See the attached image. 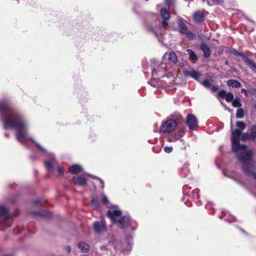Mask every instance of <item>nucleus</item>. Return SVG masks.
Listing matches in <instances>:
<instances>
[{
  "label": "nucleus",
  "instance_id": "14",
  "mask_svg": "<svg viewBox=\"0 0 256 256\" xmlns=\"http://www.w3.org/2000/svg\"><path fill=\"white\" fill-rule=\"evenodd\" d=\"M82 167L78 164H74L71 166L69 168L70 172L74 174H76L82 170Z\"/></svg>",
  "mask_w": 256,
  "mask_h": 256
},
{
  "label": "nucleus",
  "instance_id": "40",
  "mask_svg": "<svg viewBox=\"0 0 256 256\" xmlns=\"http://www.w3.org/2000/svg\"><path fill=\"white\" fill-rule=\"evenodd\" d=\"M3 225L6 227H9L10 226V222H2Z\"/></svg>",
  "mask_w": 256,
  "mask_h": 256
},
{
  "label": "nucleus",
  "instance_id": "35",
  "mask_svg": "<svg viewBox=\"0 0 256 256\" xmlns=\"http://www.w3.org/2000/svg\"><path fill=\"white\" fill-rule=\"evenodd\" d=\"M108 198L106 196H104L102 198V202L104 204H108Z\"/></svg>",
  "mask_w": 256,
  "mask_h": 256
},
{
  "label": "nucleus",
  "instance_id": "29",
  "mask_svg": "<svg viewBox=\"0 0 256 256\" xmlns=\"http://www.w3.org/2000/svg\"><path fill=\"white\" fill-rule=\"evenodd\" d=\"M225 98L226 102H232L234 99V95L231 92L226 93Z\"/></svg>",
  "mask_w": 256,
  "mask_h": 256
},
{
  "label": "nucleus",
  "instance_id": "16",
  "mask_svg": "<svg viewBox=\"0 0 256 256\" xmlns=\"http://www.w3.org/2000/svg\"><path fill=\"white\" fill-rule=\"evenodd\" d=\"M200 50L203 52L205 58H208L210 54V48L205 44H202L200 46Z\"/></svg>",
  "mask_w": 256,
  "mask_h": 256
},
{
  "label": "nucleus",
  "instance_id": "32",
  "mask_svg": "<svg viewBox=\"0 0 256 256\" xmlns=\"http://www.w3.org/2000/svg\"><path fill=\"white\" fill-rule=\"evenodd\" d=\"M236 126L240 130H244L246 128L244 123L240 121L236 122Z\"/></svg>",
  "mask_w": 256,
  "mask_h": 256
},
{
  "label": "nucleus",
  "instance_id": "18",
  "mask_svg": "<svg viewBox=\"0 0 256 256\" xmlns=\"http://www.w3.org/2000/svg\"><path fill=\"white\" fill-rule=\"evenodd\" d=\"M227 85L234 88H240L241 86L240 83L236 80H230L227 82Z\"/></svg>",
  "mask_w": 256,
  "mask_h": 256
},
{
  "label": "nucleus",
  "instance_id": "17",
  "mask_svg": "<svg viewBox=\"0 0 256 256\" xmlns=\"http://www.w3.org/2000/svg\"><path fill=\"white\" fill-rule=\"evenodd\" d=\"M78 246L82 252L86 253L89 250V246L84 242H80L78 244Z\"/></svg>",
  "mask_w": 256,
  "mask_h": 256
},
{
  "label": "nucleus",
  "instance_id": "37",
  "mask_svg": "<svg viewBox=\"0 0 256 256\" xmlns=\"http://www.w3.org/2000/svg\"><path fill=\"white\" fill-rule=\"evenodd\" d=\"M184 74L186 76H191V70H184Z\"/></svg>",
  "mask_w": 256,
  "mask_h": 256
},
{
  "label": "nucleus",
  "instance_id": "20",
  "mask_svg": "<svg viewBox=\"0 0 256 256\" xmlns=\"http://www.w3.org/2000/svg\"><path fill=\"white\" fill-rule=\"evenodd\" d=\"M178 27L180 29V33L184 34V33H186V31L188 30L187 26L184 23V22L180 20L178 22Z\"/></svg>",
  "mask_w": 256,
  "mask_h": 256
},
{
  "label": "nucleus",
  "instance_id": "33",
  "mask_svg": "<svg viewBox=\"0 0 256 256\" xmlns=\"http://www.w3.org/2000/svg\"><path fill=\"white\" fill-rule=\"evenodd\" d=\"M226 92L224 90H220L218 93V96L222 98L226 97Z\"/></svg>",
  "mask_w": 256,
  "mask_h": 256
},
{
  "label": "nucleus",
  "instance_id": "24",
  "mask_svg": "<svg viewBox=\"0 0 256 256\" xmlns=\"http://www.w3.org/2000/svg\"><path fill=\"white\" fill-rule=\"evenodd\" d=\"M91 205L92 206L95 208H97L100 206L99 201L96 198H92L91 200Z\"/></svg>",
  "mask_w": 256,
  "mask_h": 256
},
{
  "label": "nucleus",
  "instance_id": "43",
  "mask_svg": "<svg viewBox=\"0 0 256 256\" xmlns=\"http://www.w3.org/2000/svg\"><path fill=\"white\" fill-rule=\"evenodd\" d=\"M241 92H242V93H244V94H245V95H246V96H247V92H246V90H245V89H244V88H242V89Z\"/></svg>",
  "mask_w": 256,
  "mask_h": 256
},
{
  "label": "nucleus",
  "instance_id": "39",
  "mask_svg": "<svg viewBox=\"0 0 256 256\" xmlns=\"http://www.w3.org/2000/svg\"><path fill=\"white\" fill-rule=\"evenodd\" d=\"M172 0H165L166 4L168 6H170L172 2Z\"/></svg>",
  "mask_w": 256,
  "mask_h": 256
},
{
  "label": "nucleus",
  "instance_id": "27",
  "mask_svg": "<svg viewBox=\"0 0 256 256\" xmlns=\"http://www.w3.org/2000/svg\"><path fill=\"white\" fill-rule=\"evenodd\" d=\"M238 56H241L246 64L248 62V61L250 60L244 52H238Z\"/></svg>",
  "mask_w": 256,
  "mask_h": 256
},
{
  "label": "nucleus",
  "instance_id": "26",
  "mask_svg": "<svg viewBox=\"0 0 256 256\" xmlns=\"http://www.w3.org/2000/svg\"><path fill=\"white\" fill-rule=\"evenodd\" d=\"M236 116L238 118H242L244 116V110L242 108H238L236 112Z\"/></svg>",
  "mask_w": 256,
  "mask_h": 256
},
{
  "label": "nucleus",
  "instance_id": "25",
  "mask_svg": "<svg viewBox=\"0 0 256 256\" xmlns=\"http://www.w3.org/2000/svg\"><path fill=\"white\" fill-rule=\"evenodd\" d=\"M246 64L248 65L255 72H256V64L252 60L248 61Z\"/></svg>",
  "mask_w": 256,
  "mask_h": 256
},
{
  "label": "nucleus",
  "instance_id": "8",
  "mask_svg": "<svg viewBox=\"0 0 256 256\" xmlns=\"http://www.w3.org/2000/svg\"><path fill=\"white\" fill-rule=\"evenodd\" d=\"M186 123L190 130H194L198 126L197 119L196 117L192 114H188Z\"/></svg>",
  "mask_w": 256,
  "mask_h": 256
},
{
  "label": "nucleus",
  "instance_id": "44",
  "mask_svg": "<svg viewBox=\"0 0 256 256\" xmlns=\"http://www.w3.org/2000/svg\"><path fill=\"white\" fill-rule=\"evenodd\" d=\"M206 208H212V204H208L206 205Z\"/></svg>",
  "mask_w": 256,
  "mask_h": 256
},
{
  "label": "nucleus",
  "instance_id": "4",
  "mask_svg": "<svg viewBox=\"0 0 256 256\" xmlns=\"http://www.w3.org/2000/svg\"><path fill=\"white\" fill-rule=\"evenodd\" d=\"M48 160L44 162V165L46 170L56 176H62L64 174V170L58 166L57 162L53 154H48Z\"/></svg>",
  "mask_w": 256,
  "mask_h": 256
},
{
  "label": "nucleus",
  "instance_id": "15",
  "mask_svg": "<svg viewBox=\"0 0 256 256\" xmlns=\"http://www.w3.org/2000/svg\"><path fill=\"white\" fill-rule=\"evenodd\" d=\"M73 180H74V182L76 184H78L81 186H84L86 183V178L82 176L74 177Z\"/></svg>",
  "mask_w": 256,
  "mask_h": 256
},
{
  "label": "nucleus",
  "instance_id": "38",
  "mask_svg": "<svg viewBox=\"0 0 256 256\" xmlns=\"http://www.w3.org/2000/svg\"><path fill=\"white\" fill-rule=\"evenodd\" d=\"M230 53L235 55V56H237L238 55V52L235 49H232V50H231L230 51Z\"/></svg>",
  "mask_w": 256,
  "mask_h": 256
},
{
  "label": "nucleus",
  "instance_id": "19",
  "mask_svg": "<svg viewBox=\"0 0 256 256\" xmlns=\"http://www.w3.org/2000/svg\"><path fill=\"white\" fill-rule=\"evenodd\" d=\"M214 82V80L212 77H208L202 83V85L208 88H210L212 86V84Z\"/></svg>",
  "mask_w": 256,
  "mask_h": 256
},
{
  "label": "nucleus",
  "instance_id": "11",
  "mask_svg": "<svg viewBox=\"0 0 256 256\" xmlns=\"http://www.w3.org/2000/svg\"><path fill=\"white\" fill-rule=\"evenodd\" d=\"M184 132L183 128L178 129V130L174 135H171L168 138V140L170 142H174L178 140L184 135Z\"/></svg>",
  "mask_w": 256,
  "mask_h": 256
},
{
  "label": "nucleus",
  "instance_id": "46",
  "mask_svg": "<svg viewBox=\"0 0 256 256\" xmlns=\"http://www.w3.org/2000/svg\"><path fill=\"white\" fill-rule=\"evenodd\" d=\"M222 106H224V108H226V109H227V110H229V109H228V108L224 104H223V103H222Z\"/></svg>",
  "mask_w": 256,
  "mask_h": 256
},
{
  "label": "nucleus",
  "instance_id": "31",
  "mask_svg": "<svg viewBox=\"0 0 256 256\" xmlns=\"http://www.w3.org/2000/svg\"><path fill=\"white\" fill-rule=\"evenodd\" d=\"M184 34H186V36L190 40H193L195 38V35L192 32L188 30L186 31V33H184Z\"/></svg>",
  "mask_w": 256,
  "mask_h": 256
},
{
  "label": "nucleus",
  "instance_id": "22",
  "mask_svg": "<svg viewBox=\"0 0 256 256\" xmlns=\"http://www.w3.org/2000/svg\"><path fill=\"white\" fill-rule=\"evenodd\" d=\"M187 52L192 60L196 61L198 60L197 56L193 50L188 49L187 50Z\"/></svg>",
  "mask_w": 256,
  "mask_h": 256
},
{
  "label": "nucleus",
  "instance_id": "28",
  "mask_svg": "<svg viewBox=\"0 0 256 256\" xmlns=\"http://www.w3.org/2000/svg\"><path fill=\"white\" fill-rule=\"evenodd\" d=\"M200 76V74L198 72H197L195 70H191L190 77L197 80L199 78Z\"/></svg>",
  "mask_w": 256,
  "mask_h": 256
},
{
  "label": "nucleus",
  "instance_id": "36",
  "mask_svg": "<svg viewBox=\"0 0 256 256\" xmlns=\"http://www.w3.org/2000/svg\"><path fill=\"white\" fill-rule=\"evenodd\" d=\"M210 89L212 90V92H216L218 90V86L215 85H212Z\"/></svg>",
  "mask_w": 256,
  "mask_h": 256
},
{
  "label": "nucleus",
  "instance_id": "2",
  "mask_svg": "<svg viewBox=\"0 0 256 256\" xmlns=\"http://www.w3.org/2000/svg\"><path fill=\"white\" fill-rule=\"evenodd\" d=\"M240 134L241 131L239 130L232 131V150L236 154L239 162L242 164V170L245 174L256 180V172H254V166L252 157V150L248 149L246 145L240 144Z\"/></svg>",
  "mask_w": 256,
  "mask_h": 256
},
{
  "label": "nucleus",
  "instance_id": "10",
  "mask_svg": "<svg viewBox=\"0 0 256 256\" xmlns=\"http://www.w3.org/2000/svg\"><path fill=\"white\" fill-rule=\"evenodd\" d=\"M160 15L164 19V20L162 22V26L166 28L168 25L167 21L170 18V14L166 8H162L160 10Z\"/></svg>",
  "mask_w": 256,
  "mask_h": 256
},
{
  "label": "nucleus",
  "instance_id": "30",
  "mask_svg": "<svg viewBox=\"0 0 256 256\" xmlns=\"http://www.w3.org/2000/svg\"><path fill=\"white\" fill-rule=\"evenodd\" d=\"M250 136V134L248 133V132L244 133L242 135L241 138H242V140L243 141H246L248 140H250V138H249Z\"/></svg>",
  "mask_w": 256,
  "mask_h": 256
},
{
  "label": "nucleus",
  "instance_id": "48",
  "mask_svg": "<svg viewBox=\"0 0 256 256\" xmlns=\"http://www.w3.org/2000/svg\"><path fill=\"white\" fill-rule=\"evenodd\" d=\"M5 135H6V136L8 137V134H7V133H6V134H5Z\"/></svg>",
  "mask_w": 256,
  "mask_h": 256
},
{
  "label": "nucleus",
  "instance_id": "1",
  "mask_svg": "<svg viewBox=\"0 0 256 256\" xmlns=\"http://www.w3.org/2000/svg\"><path fill=\"white\" fill-rule=\"evenodd\" d=\"M0 112L4 128L16 130V137L18 142L26 146H30L31 144L34 143L42 152L46 153V149L35 142L28 136V122L20 112L11 108L6 102H0Z\"/></svg>",
  "mask_w": 256,
  "mask_h": 256
},
{
  "label": "nucleus",
  "instance_id": "45",
  "mask_svg": "<svg viewBox=\"0 0 256 256\" xmlns=\"http://www.w3.org/2000/svg\"><path fill=\"white\" fill-rule=\"evenodd\" d=\"M254 108L256 111V100L254 102Z\"/></svg>",
  "mask_w": 256,
  "mask_h": 256
},
{
  "label": "nucleus",
  "instance_id": "47",
  "mask_svg": "<svg viewBox=\"0 0 256 256\" xmlns=\"http://www.w3.org/2000/svg\"><path fill=\"white\" fill-rule=\"evenodd\" d=\"M40 202L38 200H36L34 202V204H39Z\"/></svg>",
  "mask_w": 256,
  "mask_h": 256
},
{
  "label": "nucleus",
  "instance_id": "21",
  "mask_svg": "<svg viewBox=\"0 0 256 256\" xmlns=\"http://www.w3.org/2000/svg\"><path fill=\"white\" fill-rule=\"evenodd\" d=\"M250 140H254L256 138V126L253 125L250 128Z\"/></svg>",
  "mask_w": 256,
  "mask_h": 256
},
{
  "label": "nucleus",
  "instance_id": "12",
  "mask_svg": "<svg viewBox=\"0 0 256 256\" xmlns=\"http://www.w3.org/2000/svg\"><path fill=\"white\" fill-rule=\"evenodd\" d=\"M9 216L8 210L4 206H0V219L5 220Z\"/></svg>",
  "mask_w": 256,
  "mask_h": 256
},
{
  "label": "nucleus",
  "instance_id": "41",
  "mask_svg": "<svg viewBox=\"0 0 256 256\" xmlns=\"http://www.w3.org/2000/svg\"><path fill=\"white\" fill-rule=\"evenodd\" d=\"M66 250L67 251L68 253L70 252L71 251V248L69 246H67L65 247Z\"/></svg>",
  "mask_w": 256,
  "mask_h": 256
},
{
  "label": "nucleus",
  "instance_id": "23",
  "mask_svg": "<svg viewBox=\"0 0 256 256\" xmlns=\"http://www.w3.org/2000/svg\"><path fill=\"white\" fill-rule=\"evenodd\" d=\"M240 98H236L234 100L232 101V105L235 108H240L242 106V104L240 102Z\"/></svg>",
  "mask_w": 256,
  "mask_h": 256
},
{
  "label": "nucleus",
  "instance_id": "9",
  "mask_svg": "<svg viewBox=\"0 0 256 256\" xmlns=\"http://www.w3.org/2000/svg\"><path fill=\"white\" fill-rule=\"evenodd\" d=\"M93 226L94 232L98 234L104 232L106 229V224L104 222H96Z\"/></svg>",
  "mask_w": 256,
  "mask_h": 256
},
{
  "label": "nucleus",
  "instance_id": "13",
  "mask_svg": "<svg viewBox=\"0 0 256 256\" xmlns=\"http://www.w3.org/2000/svg\"><path fill=\"white\" fill-rule=\"evenodd\" d=\"M194 20L198 22H201L204 20V14L200 11L196 12L193 15Z\"/></svg>",
  "mask_w": 256,
  "mask_h": 256
},
{
  "label": "nucleus",
  "instance_id": "6",
  "mask_svg": "<svg viewBox=\"0 0 256 256\" xmlns=\"http://www.w3.org/2000/svg\"><path fill=\"white\" fill-rule=\"evenodd\" d=\"M166 76V65L163 62L158 66L157 69L154 68L152 70V76L154 79L164 78Z\"/></svg>",
  "mask_w": 256,
  "mask_h": 256
},
{
  "label": "nucleus",
  "instance_id": "5",
  "mask_svg": "<svg viewBox=\"0 0 256 256\" xmlns=\"http://www.w3.org/2000/svg\"><path fill=\"white\" fill-rule=\"evenodd\" d=\"M177 127V123L175 120H169L164 123L160 128V130L162 132H171Z\"/></svg>",
  "mask_w": 256,
  "mask_h": 256
},
{
  "label": "nucleus",
  "instance_id": "50",
  "mask_svg": "<svg viewBox=\"0 0 256 256\" xmlns=\"http://www.w3.org/2000/svg\"><path fill=\"white\" fill-rule=\"evenodd\" d=\"M202 0V2H204V0Z\"/></svg>",
  "mask_w": 256,
  "mask_h": 256
},
{
  "label": "nucleus",
  "instance_id": "3",
  "mask_svg": "<svg viewBox=\"0 0 256 256\" xmlns=\"http://www.w3.org/2000/svg\"><path fill=\"white\" fill-rule=\"evenodd\" d=\"M108 214L113 223L120 228H126L130 226L131 220L129 216L122 215V212L118 210L111 209L108 211Z\"/></svg>",
  "mask_w": 256,
  "mask_h": 256
},
{
  "label": "nucleus",
  "instance_id": "49",
  "mask_svg": "<svg viewBox=\"0 0 256 256\" xmlns=\"http://www.w3.org/2000/svg\"><path fill=\"white\" fill-rule=\"evenodd\" d=\"M214 2H216L218 0H212Z\"/></svg>",
  "mask_w": 256,
  "mask_h": 256
},
{
  "label": "nucleus",
  "instance_id": "7",
  "mask_svg": "<svg viewBox=\"0 0 256 256\" xmlns=\"http://www.w3.org/2000/svg\"><path fill=\"white\" fill-rule=\"evenodd\" d=\"M162 61L164 63L168 62L170 64H174L177 62V56L173 52L166 53L162 57Z\"/></svg>",
  "mask_w": 256,
  "mask_h": 256
},
{
  "label": "nucleus",
  "instance_id": "42",
  "mask_svg": "<svg viewBox=\"0 0 256 256\" xmlns=\"http://www.w3.org/2000/svg\"><path fill=\"white\" fill-rule=\"evenodd\" d=\"M98 180H99V181L100 182V184H101L102 188H104V182L103 180H100V178H98Z\"/></svg>",
  "mask_w": 256,
  "mask_h": 256
},
{
  "label": "nucleus",
  "instance_id": "34",
  "mask_svg": "<svg viewBox=\"0 0 256 256\" xmlns=\"http://www.w3.org/2000/svg\"><path fill=\"white\" fill-rule=\"evenodd\" d=\"M173 148L172 146H166L164 148V150L166 153H170L172 152Z\"/></svg>",
  "mask_w": 256,
  "mask_h": 256
}]
</instances>
